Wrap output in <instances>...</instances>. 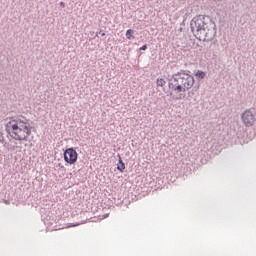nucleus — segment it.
<instances>
[{"label": "nucleus", "instance_id": "nucleus-6", "mask_svg": "<svg viewBox=\"0 0 256 256\" xmlns=\"http://www.w3.org/2000/svg\"><path fill=\"white\" fill-rule=\"evenodd\" d=\"M119 165L117 166L118 171L120 173H123L125 171V163H123V159H121V156L119 155Z\"/></svg>", "mask_w": 256, "mask_h": 256}, {"label": "nucleus", "instance_id": "nucleus-11", "mask_svg": "<svg viewBox=\"0 0 256 256\" xmlns=\"http://www.w3.org/2000/svg\"><path fill=\"white\" fill-rule=\"evenodd\" d=\"M61 7H65V3L61 2L60 3Z\"/></svg>", "mask_w": 256, "mask_h": 256}, {"label": "nucleus", "instance_id": "nucleus-8", "mask_svg": "<svg viewBox=\"0 0 256 256\" xmlns=\"http://www.w3.org/2000/svg\"><path fill=\"white\" fill-rule=\"evenodd\" d=\"M156 85L157 87H165V85H167V81H165L163 78H158Z\"/></svg>", "mask_w": 256, "mask_h": 256}, {"label": "nucleus", "instance_id": "nucleus-9", "mask_svg": "<svg viewBox=\"0 0 256 256\" xmlns=\"http://www.w3.org/2000/svg\"><path fill=\"white\" fill-rule=\"evenodd\" d=\"M126 38L127 39H132L133 38V29H128L126 31Z\"/></svg>", "mask_w": 256, "mask_h": 256}, {"label": "nucleus", "instance_id": "nucleus-4", "mask_svg": "<svg viewBox=\"0 0 256 256\" xmlns=\"http://www.w3.org/2000/svg\"><path fill=\"white\" fill-rule=\"evenodd\" d=\"M79 158V154L73 148H67L64 151V161L68 163V165H75L77 163V159Z\"/></svg>", "mask_w": 256, "mask_h": 256}, {"label": "nucleus", "instance_id": "nucleus-3", "mask_svg": "<svg viewBox=\"0 0 256 256\" xmlns=\"http://www.w3.org/2000/svg\"><path fill=\"white\" fill-rule=\"evenodd\" d=\"M190 25L192 33L198 41H209L211 39L213 30L209 27V23L205 22V18H194Z\"/></svg>", "mask_w": 256, "mask_h": 256}, {"label": "nucleus", "instance_id": "nucleus-7", "mask_svg": "<svg viewBox=\"0 0 256 256\" xmlns=\"http://www.w3.org/2000/svg\"><path fill=\"white\" fill-rule=\"evenodd\" d=\"M194 76L196 77V79H205V72L204 71H201V70H197L195 73H194Z\"/></svg>", "mask_w": 256, "mask_h": 256}, {"label": "nucleus", "instance_id": "nucleus-5", "mask_svg": "<svg viewBox=\"0 0 256 256\" xmlns=\"http://www.w3.org/2000/svg\"><path fill=\"white\" fill-rule=\"evenodd\" d=\"M241 119L245 127H253L255 125V114L251 110H245L241 115Z\"/></svg>", "mask_w": 256, "mask_h": 256}, {"label": "nucleus", "instance_id": "nucleus-10", "mask_svg": "<svg viewBox=\"0 0 256 256\" xmlns=\"http://www.w3.org/2000/svg\"><path fill=\"white\" fill-rule=\"evenodd\" d=\"M140 51H147V45L140 47Z\"/></svg>", "mask_w": 256, "mask_h": 256}, {"label": "nucleus", "instance_id": "nucleus-2", "mask_svg": "<svg viewBox=\"0 0 256 256\" xmlns=\"http://www.w3.org/2000/svg\"><path fill=\"white\" fill-rule=\"evenodd\" d=\"M195 85V78L188 73L180 72L173 76L168 87L172 91L173 99L181 101L185 99V93Z\"/></svg>", "mask_w": 256, "mask_h": 256}, {"label": "nucleus", "instance_id": "nucleus-1", "mask_svg": "<svg viewBox=\"0 0 256 256\" xmlns=\"http://www.w3.org/2000/svg\"><path fill=\"white\" fill-rule=\"evenodd\" d=\"M5 131L10 139L14 141H29V137L33 135V126L24 116L11 117L5 124Z\"/></svg>", "mask_w": 256, "mask_h": 256}]
</instances>
